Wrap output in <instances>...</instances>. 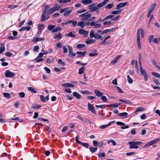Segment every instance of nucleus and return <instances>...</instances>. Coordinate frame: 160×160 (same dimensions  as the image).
<instances>
[{"mask_svg": "<svg viewBox=\"0 0 160 160\" xmlns=\"http://www.w3.org/2000/svg\"><path fill=\"white\" fill-rule=\"evenodd\" d=\"M68 51H69V52L70 54L71 53H72V47L69 46V45H68Z\"/></svg>", "mask_w": 160, "mask_h": 160, "instance_id": "e2e57ef3", "label": "nucleus"}, {"mask_svg": "<svg viewBox=\"0 0 160 160\" xmlns=\"http://www.w3.org/2000/svg\"><path fill=\"white\" fill-rule=\"evenodd\" d=\"M62 29V28L59 27H57L56 28H54V29L52 30V32H55L60 31Z\"/></svg>", "mask_w": 160, "mask_h": 160, "instance_id": "79ce46f5", "label": "nucleus"}, {"mask_svg": "<svg viewBox=\"0 0 160 160\" xmlns=\"http://www.w3.org/2000/svg\"><path fill=\"white\" fill-rule=\"evenodd\" d=\"M91 15V13H89L87 12L83 14H81L79 16V17L82 18V20L86 21L90 18Z\"/></svg>", "mask_w": 160, "mask_h": 160, "instance_id": "f03ea898", "label": "nucleus"}, {"mask_svg": "<svg viewBox=\"0 0 160 160\" xmlns=\"http://www.w3.org/2000/svg\"><path fill=\"white\" fill-rule=\"evenodd\" d=\"M44 69L47 73L49 74L50 73L51 70L50 69L48 68H47V67H45L44 68Z\"/></svg>", "mask_w": 160, "mask_h": 160, "instance_id": "052dcab7", "label": "nucleus"}, {"mask_svg": "<svg viewBox=\"0 0 160 160\" xmlns=\"http://www.w3.org/2000/svg\"><path fill=\"white\" fill-rule=\"evenodd\" d=\"M127 80L128 82L129 83L131 84L133 82L132 79L131 78L129 75H128L127 76Z\"/></svg>", "mask_w": 160, "mask_h": 160, "instance_id": "09e8293b", "label": "nucleus"}, {"mask_svg": "<svg viewBox=\"0 0 160 160\" xmlns=\"http://www.w3.org/2000/svg\"><path fill=\"white\" fill-rule=\"evenodd\" d=\"M95 31L93 29H92L90 32L89 36L90 38H92L95 36Z\"/></svg>", "mask_w": 160, "mask_h": 160, "instance_id": "2f4dec72", "label": "nucleus"}, {"mask_svg": "<svg viewBox=\"0 0 160 160\" xmlns=\"http://www.w3.org/2000/svg\"><path fill=\"white\" fill-rule=\"evenodd\" d=\"M151 62L156 68H157L158 69L160 70V67L159 66L156 61L153 59L151 61Z\"/></svg>", "mask_w": 160, "mask_h": 160, "instance_id": "a211bd4d", "label": "nucleus"}, {"mask_svg": "<svg viewBox=\"0 0 160 160\" xmlns=\"http://www.w3.org/2000/svg\"><path fill=\"white\" fill-rule=\"evenodd\" d=\"M106 155L104 152L100 153L98 154V156L99 158H104L105 157Z\"/></svg>", "mask_w": 160, "mask_h": 160, "instance_id": "864d4df0", "label": "nucleus"}, {"mask_svg": "<svg viewBox=\"0 0 160 160\" xmlns=\"http://www.w3.org/2000/svg\"><path fill=\"white\" fill-rule=\"evenodd\" d=\"M80 144H81L84 147L88 148L89 147V144L88 143H83L81 142V143H80Z\"/></svg>", "mask_w": 160, "mask_h": 160, "instance_id": "603ef678", "label": "nucleus"}, {"mask_svg": "<svg viewBox=\"0 0 160 160\" xmlns=\"http://www.w3.org/2000/svg\"><path fill=\"white\" fill-rule=\"evenodd\" d=\"M156 3H153L152 5L150 6V8L148 9V11L152 12L154 10L156 6Z\"/></svg>", "mask_w": 160, "mask_h": 160, "instance_id": "6ab92c4d", "label": "nucleus"}, {"mask_svg": "<svg viewBox=\"0 0 160 160\" xmlns=\"http://www.w3.org/2000/svg\"><path fill=\"white\" fill-rule=\"evenodd\" d=\"M58 62L59 64H62V65L63 66H64L65 65V63L64 62H62V60L61 59H59L58 60Z\"/></svg>", "mask_w": 160, "mask_h": 160, "instance_id": "69168bd1", "label": "nucleus"}, {"mask_svg": "<svg viewBox=\"0 0 160 160\" xmlns=\"http://www.w3.org/2000/svg\"><path fill=\"white\" fill-rule=\"evenodd\" d=\"M1 45H2V46L0 48V54L4 52L5 49L4 44L3 43H2L1 44Z\"/></svg>", "mask_w": 160, "mask_h": 160, "instance_id": "c756f323", "label": "nucleus"}, {"mask_svg": "<svg viewBox=\"0 0 160 160\" xmlns=\"http://www.w3.org/2000/svg\"><path fill=\"white\" fill-rule=\"evenodd\" d=\"M128 4V2H127L120 3L117 5L116 9H118L121 8L127 5Z\"/></svg>", "mask_w": 160, "mask_h": 160, "instance_id": "1a4fd4ad", "label": "nucleus"}, {"mask_svg": "<svg viewBox=\"0 0 160 160\" xmlns=\"http://www.w3.org/2000/svg\"><path fill=\"white\" fill-rule=\"evenodd\" d=\"M152 79L153 82L156 85H160V83L159 82L158 79L154 78H152Z\"/></svg>", "mask_w": 160, "mask_h": 160, "instance_id": "c9c22d12", "label": "nucleus"}, {"mask_svg": "<svg viewBox=\"0 0 160 160\" xmlns=\"http://www.w3.org/2000/svg\"><path fill=\"white\" fill-rule=\"evenodd\" d=\"M63 53H66L68 52V50L66 47L65 46H64L63 47Z\"/></svg>", "mask_w": 160, "mask_h": 160, "instance_id": "0e129e2a", "label": "nucleus"}, {"mask_svg": "<svg viewBox=\"0 0 160 160\" xmlns=\"http://www.w3.org/2000/svg\"><path fill=\"white\" fill-rule=\"evenodd\" d=\"M90 26H94L95 28H99L101 26V23H97L95 22L94 21L91 22Z\"/></svg>", "mask_w": 160, "mask_h": 160, "instance_id": "ddd939ff", "label": "nucleus"}, {"mask_svg": "<svg viewBox=\"0 0 160 160\" xmlns=\"http://www.w3.org/2000/svg\"><path fill=\"white\" fill-rule=\"evenodd\" d=\"M30 28L31 27L29 26L26 27H22L20 28L19 30L21 31H24L25 30L27 31H29L30 29Z\"/></svg>", "mask_w": 160, "mask_h": 160, "instance_id": "7c9ffc66", "label": "nucleus"}, {"mask_svg": "<svg viewBox=\"0 0 160 160\" xmlns=\"http://www.w3.org/2000/svg\"><path fill=\"white\" fill-rule=\"evenodd\" d=\"M5 55L7 56L11 57L12 56L13 53L10 52H7L6 53Z\"/></svg>", "mask_w": 160, "mask_h": 160, "instance_id": "774afa93", "label": "nucleus"}, {"mask_svg": "<svg viewBox=\"0 0 160 160\" xmlns=\"http://www.w3.org/2000/svg\"><path fill=\"white\" fill-rule=\"evenodd\" d=\"M114 16L113 15H110L109 16H107L105 17L103 19V20H108L110 19L111 20V19L112 18H113Z\"/></svg>", "mask_w": 160, "mask_h": 160, "instance_id": "8fccbe9b", "label": "nucleus"}, {"mask_svg": "<svg viewBox=\"0 0 160 160\" xmlns=\"http://www.w3.org/2000/svg\"><path fill=\"white\" fill-rule=\"evenodd\" d=\"M152 74L154 76L160 78V74L155 72H152Z\"/></svg>", "mask_w": 160, "mask_h": 160, "instance_id": "49530a36", "label": "nucleus"}, {"mask_svg": "<svg viewBox=\"0 0 160 160\" xmlns=\"http://www.w3.org/2000/svg\"><path fill=\"white\" fill-rule=\"evenodd\" d=\"M73 10L74 8H72L70 10L66 11L63 14L64 16L65 17L68 16Z\"/></svg>", "mask_w": 160, "mask_h": 160, "instance_id": "f8f14e48", "label": "nucleus"}, {"mask_svg": "<svg viewBox=\"0 0 160 160\" xmlns=\"http://www.w3.org/2000/svg\"><path fill=\"white\" fill-rule=\"evenodd\" d=\"M106 4L103 2L99 3L97 5V7L98 8H101L104 6Z\"/></svg>", "mask_w": 160, "mask_h": 160, "instance_id": "4d7b16f0", "label": "nucleus"}, {"mask_svg": "<svg viewBox=\"0 0 160 160\" xmlns=\"http://www.w3.org/2000/svg\"><path fill=\"white\" fill-rule=\"evenodd\" d=\"M114 6L113 3H112L108 4L105 6V8H107L110 9L112 8Z\"/></svg>", "mask_w": 160, "mask_h": 160, "instance_id": "58836bf2", "label": "nucleus"}, {"mask_svg": "<svg viewBox=\"0 0 160 160\" xmlns=\"http://www.w3.org/2000/svg\"><path fill=\"white\" fill-rule=\"evenodd\" d=\"M160 140V138L156 139L155 140H152L147 144H146L143 147V148H146L148 146H150L152 144L156 143L158 142Z\"/></svg>", "mask_w": 160, "mask_h": 160, "instance_id": "20e7f679", "label": "nucleus"}, {"mask_svg": "<svg viewBox=\"0 0 160 160\" xmlns=\"http://www.w3.org/2000/svg\"><path fill=\"white\" fill-rule=\"evenodd\" d=\"M128 115V113L126 112H123L118 114V115L119 116L122 117H126Z\"/></svg>", "mask_w": 160, "mask_h": 160, "instance_id": "72a5a7b5", "label": "nucleus"}, {"mask_svg": "<svg viewBox=\"0 0 160 160\" xmlns=\"http://www.w3.org/2000/svg\"><path fill=\"white\" fill-rule=\"evenodd\" d=\"M73 95L77 99H79L81 97V95L77 92H73Z\"/></svg>", "mask_w": 160, "mask_h": 160, "instance_id": "b1692460", "label": "nucleus"}, {"mask_svg": "<svg viewBox=\"0 0 160 160\" xmlns=\"http://www.w3.org/2000/svg\"><path fill=\"white\" fill-rule=\"evenodd\" d=\"M28 90L31 91V92L36 93L37 92V91L35 89L32 87H29L28 88Z\"/></svg>", "mask_w": 160, "mask_h": 160, "instance_id": "a19ab883", "label": "nucleus"}, {"mask_svg": "<svg viewBox=\"0 0 160 160\" xmlns=\"http://www.w3.org/2000/svg\"><path fill=\"white\" fill-rule=\"evenodd\" d=\"M119 100L120 102H124L125 104H131V102L129 100H123V99H119Z\"/></svg>", "mask_w": 160, "mask_h": 160, "instance_id": "a878e982", "label": "nucleus"}, {"mask_svg": "<svg viewBox=\"0 0 160 160\" xmlns=\"http://www.w3.org/2000/svg\"><path fill=\"white\" fill-rule=\"evenodd\" d=\"M94 91L96 95L98 97H101L103 95V93L98 90L95 89Z\"/></svg>", "mask_w": 160, "mask_h": 160, "instance_id": "2eb2a0df", "label": "nucleus"}, {"mask_svg": "<svg viewBox=\"0 0 160 160\" xmlns=\"http://www.w3.org/2000/svg\"><path fill=\"white\" fill-rule=\"evenodd\" d=\"M140 33L141 35V37L142 38H143L144 36V30L142 29H140Z\"/></svg>", "mask_w": 160, "mask_h": 160, "instance_id": "338daca9", "label": "nucleus"}, {"mask_svg": "<svg viewBox=\"0 0 160 160\" xmlns=\"http://www.w3.org/2000/svg\"><path fill=\"white\" fill-rule=\"evenodd\" d=\"M117 28L116 27L110 29H107L104 30L101 33L102 34H103L108 32H112L114 30H116L117 29Z\"/></svg>", "mask_w": 160, "mask_h": 160, "instance_id": "9b49d317", "label": "nucleus"}, {"mask_svg": "<svg viewBox=\"0 0 160 160\" xmlns=\"http://www.w3.org/2000/svg\"><path fill=\"white\" fill-rule=\"evenodd\" d=\"M101 97V99L102 100L105 102H107L108 101L107 98L105 96H103V95Z\"/></svg>", "mask_w": 160, "mask_h": 160, "instance_id": "13d9d810", "label": "nucleus"}, {"mask_svg": "<svg viewBox=\"0 0 160 160\" xmlns=\"http://www.w3.org/2000/svg\"><path fill=\"white\" fill-rule=\"evenodd\" d=\"M87 53V52L86 51H84L83 52L81 51H78L76 52V54H79L78 56L77 57L78 58H80L81 56H85Z\"/></svg>", "mask_w": 160, "mask_h": 160, "instance_id": "dca6fc26", "label": "nucleus"}, {"mask_svg": "<svg viewBox=\"0 0 160 160\" xmlns=\"http://www.w3.org/2000/svg\"><path fill=\"white\" fill-rule=\"evenodd\" d=\"M96 4L95 3H94L88 6V8L89 9L91 10V12H94L95 9H96V8H97V7H96Z\"/></svg>", "mask_w": 160, "mask_h": 160, "instance_id": "0eeeda50", "label": "nucleus"}, {"mask_svg": "<svg viewBox=\"0 0 160 160\" xmlns=\"http://www.w3.org/2000/svg\"><path fill=\"white\" fill-rule=\"evenodd\" d=\"M60 8V7L58 6H55V7L50 9L48 12V14H51L52 13L55 11L58 10Z\"/></svg>", "mask_w": 160, "mask_h": 160, "instance_id": "6e6552de", "label": "nucleus"}, {"mask_svg": "<svg viewBox=\"0 0 160 160\" xmlns=\"http://www.w3.org/2000/svg\"><path fill=\"white\" fill-rule=\"evenodd\" d=\"M95 107L97 108H99L102 109H104L106 107V105H96Z\"/></svg>", "mask_w": 160, "mask_h": 160, "instance_id": "bf43d9fd", "label": "nucleus"}, {"mask_svg": "<svg viewBox=\"0 0 160 160\" xmlns=\"http://www.w3.org/2000/svg\"><path fill=\"white\" fill-rule=\"evenodd\" d=\"M145 109L142 107H139L137 108L136 111L135 112L136 114L137 113V112H142L144 111Z\"/></svg>", "mask_w": 160, "mask_h": 160, "instance_id": "473e14b6", "label": "nucleus"}, {"mask_svg": "<svg viewBox=\"0 0 160 160\" xmlns=\"http://www.w3.org/2000/svg\"><path fill=\"white\" fill-rule=\"evenodd\" d=\"M71 0H59L58 2L59 3H64L69 2Z\"/></svg>", "mask_w": 160, "mask_h": 160, "instance_id": "de8ad7c7", "label": "nucleus"}, {"mask_svg": "<svg viewBox=\"0 0 160 160\" xmlns=\"http://www.w3.org/2000/svg\"><path fill=\"white\" fill-rule=\"evenodd\" d=\"M142 142L140 141H131L128 142V144L130 145L129 148L132 149L133 148H138V147L137 145H140L142 144Z\"/></svg>", "mask_w": 160, "mask_h": 160, "instance_id": "f257e3e1", "label": "nucleus"}, {"mask_svg": "<svg viewBox=\"0 0 160 160\" xmlns=\"http://www.w3.org/2000/svg\"><path fill=\"white\" fill-rule=\"evenodd\" d=\"M45 38H41L38 37H35L33 39L32 41L33 42H37L41 41H43L45 40Z\"/></svg>", "mask_w": 160, "mask_h": 160, "instance_id": "4468645a", "label": "nucleus"}, {"mask_svg": "<svg viewBox=\"0 0 160 160\" xmlns=\"http://www.w3.org/2000/svg\"><path fill=\"white\" fill-rule=\"evenodd\" d=\"M114 121H112L109 123L108 124L106 125H102L100 127V128L101 129H103L106 128L107 127L109 126L111 124L112 122H114Z\"/></svg>", "mask_w": 160, "mask_h": 160, "instance_id": "f704fd0d", "label": "nucleus"}, {"mask_svg": "<svg viewBox=\"0 0 160 160\" xmlns=\"http://www.w3.org/2000/svg\"><path fill=\"white\" fill-rule=\"evenodd\" d=\"M62 85L65 87H74V85L71 83H64L62 84Z\"/></svg>", "mask_w": 160, "mask_h": 160, "instance_id": "f3484780", "label": "nucleus"}, {"mask_svg": "<svg viewBox=\"0 0 160 160\" xmlns=\"http://www.w3.org/2000/svg\"><path fill=\"white\" fill-rule=\"evenodd\" d=\"M38 29L42 31L44 28V25L43 24H39L38 26Z\"/></svg>", "mask_w": 160, "mask_h": 160, "instance_id": "c03bdc74", "label": "nucleus"}, {"mask_svg": "<svg viewBox=\"0 0 160 160\" xmlns=\"http://www.w3.org/2000/svg\"><path fill=\"white\" fill-rule=\"evenodd\" d=\"M3 95L5 98H10L11 96L9 93L8 92H4L3 93Z\"/></svg>", "mask_w": 160, "mask_h": 160, "instance_id": "37998d69", "label": "nucleus"}, {"mask_svg": "<svg viewBox=\"0 0 160 160\" xmlns=\"http://www.w3.org/2000/svg\"><path fill=\"white\" fill-rule=\"evenodd\" d=\"M66 37H69L71 38H74L76 37L75 34H73L72 32H70L66 34L65 35Z\"/></svg>", "mask_w": 160, "mask_h": 160, "instance_id": "c85d7f7f", "label": "nucleus"}, {"mask_svg": "<svg viewBox=\"0 0 160 160\" xmlns=\"http://www.w3.org/2000/svg\"><path fill=\"white\" fill-rule=\"evenodd\" d=\"M70 23H72V25L75 27L76 26L77 22L76 21H74L72 20H69V24Z\"/></svg>", "mask_w": 160, "mask_h": 160, "instance_id": "3c124183", "label": "nucleus"}, {"mask_svg": "<svg viewBox=\"0 0 160 160\" xmlns=\"http://www.w3.org/2000/svg\"><path fill=\"white\" fill-rule=\"evenodd\" d=\"M45 15L46 14H44V15H43V14L42 15V19H41V21L42 22L44 21L49 18L48 15L46 16Z\"/></svg>", "mask_w": 160, "mask_h": 160, "instance_id": "e433bc0d", "label": "nucleus"}, {"mask_svg": "<svg viewBox=\"0 0 160 160\" xmlns=\"http://www.w3.org/2000/svg\"><path fill=\"white\" fill-rule=\"evenodd\" d=\"M79 33L80 34H82L85 37H86L88 34V31H85L83 29H79Z\"/></svg>", "mask_w": 160, "mask_h": 160, "instance_id": "9d476101", "label": "nucleus"}, {"mask_svg": "<svg viewBox=\"0 0 160 160\" xmlns=\"http://www.w3.org/2000/svg\"><path fill=\"white\" fill-rule=\"evenodd\" d=\"M123 10V9H119L118 10L112 11L111 12L112 14H118L121 13Z\"/></svg>", "mask_w": 160, "mask_h": 160, "instance_id": "4be33fe9", "label": "nucleus"}, {"mask_svg": "<svg viewBox=\"0 0 160 160\" xmlns=\"http://www.w3.org/2000/svg\"><path fill=\"white\" fill-rule=\"evenodd\" d=\"M120 17V15H118L116 17L112 18L111 19V20L112 21H116L118 20Z\"/></svg>", "mask_w": 160, "mask_h": 160, "instance_id": "6e6d98bb", "label": "nucleus"}, {"mask_svg": "<svg viewBox=\"0 0 160 160\" xmlns=\"http://www.w3.org/2000/svg\"><path fill=\"white\" fill-rule=\"evenodd\" d=\"M53 61V59L52 58V59L48 58L46 60V62L47 63L49 64L50 63H52Z\"/></svg>", "mask_w": 160, "mask_h": 160, "instance_id": "5fc2aeb1", "label": "nucleus"}, {"mask_svg": "<svg viewBox=\"0 0 160 160\" xmlns=\"http://www.w3.org/2000/svg\"><path fill=\"white\" fill-rule=\"evenodd\" d=\"M15 76V73L11 72L9 70H7L6 71L5 73V76L7 78H12L14 77Z\"/></svg>", "mask_w": 160, "mask_h": 160, "instance_id": "39448f33", "label": "nucleus"}, {"mask_svg": "<svg viewBox=\"0 0 160 160\" xmlns=\"http://www.w3.org/2000/svg\"><path fill=\"white\" fill-rule=\"evenodd\" d=\"M41 107V105L38 104L37 103L33 104L32 106V108L33 109L40 108Z\"/></svg>", "mask_w": 160, "mask_h": 160, "instance_id": "cd10ccee", "label": "nucleus"}, {"mask_svg": "<svg viewBox=\"0 0 160 160\" xmlns=\"http://www.w3.org/2000/svg\"><path fill=\"white\" fill-rule=\"evenodd\" d=\"M98 148H94L90 147L89 148L90 151L92 152H95L97 151Z\"/></svg>", "mask_w": 160, "mask_h": 160, "instance_id": "4c0bfd02", "label": "nucleus"}, {"mask_svg": "<svg viewBox=\"0 0 160 160\" xmlns=\"http://www.w3.org/2000/svg\"><path fill=\"white\" fill-rule=\"evenodd\" d=\"M111 142L112 143L113 145H115L116 144V142L112 139L108 141V143L109 144Z\"/></svg>", "mask_w": 160, "mask_h": 160, "instance_id": "680f3d73", "label": "nucleus"}, {"mask_svg": "<svg viewBox=\"0 0 160 160\" xmlns=\"http://www.w3.org/2000/svg\"><path fill=\"white\" fill-rule=\"evenodd\" d=\"M86 47V45L84 44H79L77 46V48L78 49H80L84 47Z\"/></svg>", "mask_w": 160, "mask_h": 160, "instance_id": "ea45409f", "label": "nucleus"}, {"mask_svg": "<svg viewBox=\"0 0 160 160\" xmlns=\"http://www.w3.org/2000/svg\"><path fill=\"white\" fill-rule=\"evenodd\" d=\"M92 0H82L81 2L84 4H88L92 3Z\"/></svg>", "mask_w": 160, "mask_h": 160, "instance_id": "412c9836", "label": "nucleus"}, {"mask_svg": "<svg viewBox=\"0 0 160 160\" xmlns=\"http://www.w3.org/2000/svg\"><path fill=\"white\" fill-rule=\"evenodd\" d=\"M62 38V34L60 33H59L58 34H56L54 37V38L58 40H59Z\"/></svg>", "mask_w": 160, "mask_h": 160, "instance_id": "aec40b11", "label": "nucleus"}, {"mask_svg": "<svg viewBox=\"0 0 160 160\" xmlns=\"http://www.w3.org/2000/svg\"><path fill=\"white\" fill-rule=\"evenodd\" d=\"M77 25L80 27L82 28H83L85 26V23L83 21L79 22H78Z\"/></svg>", "mask_w": 160, "mask_h": 160, "instance_id": "bb28decb", "label": "nucleus"}, {"mask_svg": "<svg viewBox=\"0 0 160 160\" xmlns=\"http://www.w3.org/2000/svg\"><path fill=\"white\" fill-rule=\"evenodd\" d=\"M140 69L141 74L144 76L145 81H147L148 80V76L146 71L145 69H143L142 67H140Z\"/></svg>", "mask_w": 160, "mask_h": 160, "instance_id": "7ed1b4c3", "label": "nucleus"}, {"mask_svg": "<svg viewBox=\"0 0 160 160\" xmlns=\"http://www.w3.org/2000/svg\"><path fill=\"white\" fill-rule=\"evenodd\" d=\"M85 70V68L84 67H82L81 68L79 69L78 74H82L84 73Z\"/></svg>", "mask_w": 160, "mask_h": 160, "instance_id": "5701e85b", "label": "nucleus"}, {"mask_svg": "<svg viewBox=\"0 0 160 160\" xmlns=\"http://www.w3.org/2000/svg\"><path fill=\"white\" fill-rule=\"evenodd\" d=\"M88 110L91 111L92 113L95 114H96V111L94 107L91 103H89L88 104Z\"/></svg>", "mask_w": 160, "mask_h": 160, "instance_id": "423d86ee", "label": "nucleus"}, {"mask_svg": "<svg viewBox=\"0 0 160 160\" xmlns=\"http://www.w3.org/2000/svg\"><path fill=\"white\" fill-rule=\"evenodd\" d=\"M96 42V40L94 39H88L86 41V43L87 44H90L94 43Z\"/></svg>", "mask_w": 160, "mask_h": 160, "instance_id": "393cba45", "label": "nucleus"}, {"mask_svg": "<svg viewBox=\"0 0 160 160\" xmlns=\"http://www.w3.org/2000/svg\"><path fill=\"white\" fill-rule=\"evenodd\" d=\"M55 27V25H51L48 26V29L49 30L51 31L52 30H53Z\"/></svg>", "mask_w": 160, "mask_h": 160, "instance_id": "a18cd8bd", "label": "nucleus"}]
</instances>
